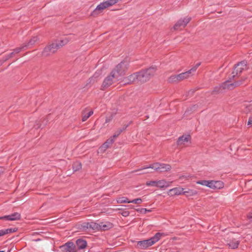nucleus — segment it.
<instances>
[{"instance_id":"nucleus-53","label":"nucleus","mask_w":252,"mask_h":252,"mask_svg":"<svg viewBox=\"0 0 252 252\" xmlns=\"http://www.w3.org/2000/svg\"><path fill=\"white\" fill-rule=\"evenodd\" d=\"M3 63V61L0 60V65H1Z\"/></svg>"},{"instance_id":"nucleus-2","label":"nucleus","mask_w":252,"mask_h":252,"mask_svg":"<svg viewBox=\"0 0 252 252\" xmlns=\"http://www.w3.org/2000/svg\"><path fill=\"white\" fill-rule=\"evenodd\" d=\"M156 70L157 67L152 66L137 72L138 82L143 83L149 81L154 75Z\"/></svg>"},{"instance_id":"nucleus-6","label":"nucleus","mask_w":252,"mask_h":252,"mask_svg":"<svg viewBox=\"0 0 252 252\" xmlns=\"http://www.w3.org/2000/svg\"><path fill=\"white\" fill-rule=\"evenodd\" d=\"M247 62L245 60L241 61L236 64L233 68V70L232 72V78L234 79L236 77L240 76L242 71L246 68Z\"/></svg>"},{"instance_id":"nucleus-8","label":"nucleus","mask_w":252,"mask_h":252,"mask_svg":"<svg viewBox=\"0 0 252 252\" xmlns=\"http://www.w3.org/2000/svg\"><path fill=\"white\" fill-rule=\"evenodd\" d=\"M58 49V45L55 43H53L44 48L42 55L43 56L47 57L56 53Z\"/></svg>"},{"instance_id":"nucleus-54","label":"nucleus","mask_w":252,"mask_h":252,"mask_svg":"<svg viewBox=\"0 0 252 252\" xmlns=\"http://www.w3.org/2000/svg\"><path fill=\"white\" fill-rule=\"evenodd\" d=\"M118 210H122V211H124V209H123V208H119V209H118Z\"/></svg>"},{"instance_id":"nucleus-21","label":"nucleus","mask_w":252,"mask_h":252,"mask_svg":"<svg viewBox=\"0 0 252 252\" xmlns=\"http://www.w3.org/2000/svg\"><path fill=\"white\" fill-rule=\"evenodd\" d=\"M38 40L37 36H33L30 40L27 43H24V45L27 49L31 48Z\"/></svg>"},{"instance_id":"nucleus-23","label":"nucleus","mask_w":252,"mask_h":252,"mask_svg":"<svg viewBox=\"0 0 252 252\" xmlns=\"http://www.w3.org/2000/svg\"><path fill=\"white\" fill-rule=\"evenodd\" d=\"M169 182L164 180L157 181V187L159 188H166L169 186Z\"/></svg>"},{"instance_id":"nucleus-9","label":"nucleus","mask_w":252,"mask_h":252,"mask_svg":"<svg viewBox=\"0 0 252 252\" xmlns=\"http://www.w3.org/2000/svg\"><path fill=\"white\" fill-rule=\"evenodd\" d=\"M63 252H76L75 245L72 242H68L61 247Z\"/></svg>"},{"instance_id":"nucleus-22","label":"nucleus","mask_w":252,"mask_h":252,"mask_svg":"<svg viewBox=\"0 0 252 252\" xmlns=\"http://www.w3.org/2000/svg\"><path fill=\"white\" fill-rule=\"evenodd\" d=\"M76 244L78 249H83L87 246V242L83 239H79L76 240Z\"/></svg>"},{"instance_id":"nucleus-38","label":"nucleus","mask_w":252,"mask_h":252,"mask_svg":"<svg viewBox=\"0 0 252 252\" xmlns=\"http://www.w3.org/2000/svg\"><path fill=\"white\" fill-rule=\"evenodd\" d=\"M200 64V63H197L193 67H192L190 69L188 70V71H190L189 75H190L192 72L195 71L197 68L199 66Z\"/></svg>"},{"instance_id":"nucleus-46","label":"nucleus","mask_w":252,"mask_h":252,"mask_svg":"<svg viewBox=\"0 0 252 252\" xmlns=\"http://www.w3.org/2000/svg\"><path fill=\"white\" fill-rule=\"evenodd\" d=\"M9 58H8V56L7 55V56H5L4 57H3L2 59L1 60L2 61H3V63H4L5 62H6L7 60H8Z\"/></svg>"},{"instance_id":"nucleus-1","label":"nucleus","mask_w":252,"mask_h":252,"mask_svg":"<svg viewBox=\"0 0 252 252\" xmlns=\"http://www.w3.org/2000/svg\"><path fill=\"white\" fill-rule=\"evenodd\" d=\"M128 66V63L126 61H122L116 65L110 74L104 79L101 85L102 89L108 88L114 83L119 80L120 78L125 74Z\"/></svg>"},{"instance_id":"nucleus-37","label":"nucleus","mask_w":252,"mask_h":252,"mask_svg":"<svg viewBox=\"0 0 252 252\" xmlns=\"http://www.w3.org/2000/svg\"><path fill=\"white\" fill-rule=\"evenodd\" d=\"M200 64V63H197L193 67H192L190 69L188 70V71H190L189 75H190L192 72L195 71L197 68L199 66Z\"/></svg>"},{"instance_id":"nucleus-5","label":"nucleus","mask_w":252,"mask_h":252,"mask_svg":"<svg viewBox=\"0 0 252 252\" xmlns=\"http://www.w3.org/2000/svg\"><path fill=\"white\" fill-rule=\"evenodd\" d=\"M247 79V77H243L239 80H236L235 79H233L232 76H231L227 80L222 83V87L224 89L233 90L243 85Z\"/></svg>"},{"instance_id":"nucleus-20","label":"nucleus","mask_w":252,"mask_h":252,"mask_svg":"<svg viewBox=\"0 0 252 252\" xmlns=\"http://www.w3.org/2000/svg\"><path fill=\"white\" fill-rule=\"evenodd\" d=\"M131 123V122H130L128 124L125 125L123 126L122 128H119L113 134L112 137L115 140V138L118 137V136L123 132L124 131Z\"/></svg>"},{"instance_id":"nucleus-25","label":"nucleus","mask_w":252,"mask_h":252,"mask_svg":"<svg viewBox=\"0 0 252 252\" xmlns=\"http://www.w3.org/2000/svg\"><path fill=\"white\" fill-rule=\"evenodd\" d=\"M189 72L190 71H187L179 74H177V75L179 82L188 78L190 76Z\"/></svg>"},{"instance_id":"nucleus-24","label":"nucleus","mask_w":252,"mask_h":252,"mask_svg":"<svg viewBox=\"0 0 252 252\" xmlns=\"http://www.w3.org/2000/svg\"><path fill=\"white\" fill-rule=\"evenodd\" d=\"M78 228L81 231L89 230V222H84L78 225Z\"/></svg>"},{"instance_id":"nucleus-26","label":"nucleus","mask_w":252,"mask_h":252,"mask_svg":"<svg viewBox=\"0 0 252 252\" xmlns=\"http://www.w3.org/2000/svg\"><path fill=\"white\" fill-rule=\"evenodd\" d=\"M89 230H100L99 223L92 221L89 222Z\"/></svg>"},{"instance_id":"nucleus-39","label":"nucleus","mask_w":252,"mask_h":252,"mask_svg":"<svg viewBox=\"0 0 252 252\" xmlns=\"http://www.w3.org/2000/svg\"><path fill=\"white\" fill-rule=\"evenodd\" d=\"M130 203L134 204H140L142 202V200L140 198H137L132 200H130Z\"/></svg>"},{"instance_id":"nucleus-7","label":"nucleus","mask_w":252,"mask_h":252,"mask_svg":"<svg viewBox=\"0 0 252 252\" xmlns=\"http://www.w3.org/2000/svg\"><path fill=\"white\" fill-rule=\"evenodd\" d=\"M119 0H107L98 4L93 12V15L97 14L104 9L116 3Z\"/></svg>"},{"instance_id":"nucleus-10","label":"nucleus","mask_w":252,"mask_h":252,"mask_svg":"<svg viewBox=\"0 0 252 252\" xmlns=\"http://www.w3.org/2000/svg\"><path fill=\"white\" fill-rule=\"evenodd\" d=\"M124 84H130L134 83H139L138 82L137 72L129 75L127 77H125L123 79Z\"/></svg>"},{"instance_id":"nucleus-28","label":"nucleus","mask_w":252,"mask_h":252,"mask_svg":"<svg viewBox=\"0 0 252 252\" xmlns=\"http://www.w3.org/2000/svg\"><path fill=\"white\" fill-rule=\"evenodd\" d=\"M82 168V164L79 161L75 162L72 165V169L74 171H77Z\"/></svg>"},{"instance_id":"nucleus-18","label":"nucleus","mask_w":252,"mask_h":252,"mask_svg":"<svg viewBox=\"0 0 252 252\" xmlns=\"http://www.w3.org/2000/svg\"><path fill=\"white\" fill-rule=\"evenodd\" d=\"M113 227V224L110 222H100L99 223V227L100 230H106L111 228Z\"/></svg>"},{"instance_id":"nucleus-42","label":"nucleus","mask_w":252,"mask_h":252,"mask_svg":"<svg viewBox=\"0 0 252 252\" xmlns=\"http://www.w3.org/2000/svg\"><path fill=\"white\" fill-rule=\"evenodd\" d=\"M246 113L252 111V103L249 104V105L246 106Z\"/></svg>"},{"instance_id":"nucleus-34","label":"nucleus","mask_w":252,"mask_h":252,"mask_svg":"<svg viewBox=\"0 0 252 252\" xmlns=\"http://www.w3.org/2000/svg\"><path fill=\"white\" fill-rule=\"evenodd\" d=\"M209 182H210V181H208V180H200V181H197V184H200V185H201L203 186H205L208 187L209 184H210Z\"/></svg>"},{"instance_id":"nucleus-17","label":"nucleus","mask_w":252,"mask_h":252,"mask_svg":"<svg viewBox=\"0 0 252 252\" xmlns=\"http://www.w3.org/2000/svg\"><path fill=\"white\" fill-rule=\"evenodd\" d=\"M72 39V38L70 37H64L63 39H61L59 41V43H55L56 45H58V48L59 49L60 48L63 46L66 45L68 42H69Z\"/></svg>"},{"instance_id":"nucleus-49","label":"nucleus","mask_w":252,"mask_h":252,"mask_svg":"<svg viewBox=\"0 0 252 252\" xmlns=\"http://www.w3.org/2000/svg\"><path fill=\"white\" fill-rule=\"evenodd\" d=\"M4 172V168L3 167L0 166V175Z\"/></svg>"},{"instance_id":"nucleus-13","label":"nucleus","mask_w":252,"mask_h":252,"mask_svg":"<svg viewBox=\"0 0 252 252\" xmlns=\"http://www.w3.org/2000/svg\"><path fill=\"white\" fill-rule=\"evenodd\" d=\"M208 187L212 189H220L223 187V183L220 181H210Z\"/></svg>"},{"instance_id":"nucleus-29","label":"nucleus","mask_w":252,"mask_h":252,"mask_svg":"<svg viewBox=\"0 0 252 252\" xmlns=\"http://www.w3.org/2000/svg\"><path fill=\"white\" fill-rule=\"evenodd\" d=\"M93 114V111H90L87 114H83L82 121L83 122L86 121Z\"/></svg>"},{"instance_id":"nucleus-55","label":"nucleus","mask_w":252,"mask_h":252,"mask_svg":"<svg viewBox=\"0 0 252 252\" xmlns=\"http://www.w3.org/2000/svg\"><path fill=\"white\" fill-rule=\"evenodd\" d=\"M40 126H37L36 127V128H40Z\"/></svg>"},{"instance_id":"nucleus-58","label":"nucleus","mask_w":252,"mask_h":252,"mask_svg":"<svg viewBox=\"0 0 252 252\" xmlns=\"http://www.w3.org/2000/svg\"><path fill=\"white\" fill-rule=\"evenodd\" d=\"M0 252H5L3 251H0Z\"/></svg>"},{"instance_id":"nucleus-51","label":"nucleus","mask_w":252,"mask_h":252,"mask_svg":"<svg viewBox=\"0 0 252 252\" xmlns=\"http://www.w3.org/2000/svg\"><path fill=\"white\" fill-rule=\"evenodd\" d=\"M110 120H111V119H109V118H107L105 120V123H108L110 121Z\"/></svg>"},{"instance_id":"nucleus-47","label":"nucleus","mask_w":252,"mask_h":252,"mask_svg":"<svg viewBox=\"0 0 252 252\" xmlns=\"http://www.w3.org/2000/svg\"><path fill=\"white\" fill-rule=\"evenodd\" d=\"M5 232L4 229L0 230V237L5 235Z\"/></svg>"},{"instance_id":"nucleus-36","label":"nucleus","mask_w":252,"mask_h":252,"mask_svg":"<svg viewBox=\"0 0 252 252\" xmlns=\"http://www.w3.org/2000/svg\"><path fill=\"white\" fill-rule=\"evenodd\" d=\"M200 64V63H197L193 67H192L190 69L188 70V71H190L189 75H190L192 72L195 71L197 68L199 66Z\"/></svg>"},{"instance_id":"nucleus-35","label":"nucleus","mask_w":252,"mask_h":252,"mask_svg":"<svg viewBox=\"0 0 252 252\" xmlns=\"http://www.w3.org/2000/svg\"><path fill=\"white\" fill-rule=\"evenodd\" d=\"M146 185L147 186H152L157 187V181H151L147 182Z\"/></svg>"},{"instance_id":"nucleus-12","label":"nucleus","mask_w":252,"mask_h":252,"mask_svg":"<svg viewBox=\"0 0 252 252\" xmlns=\"http://www.w3.org/2000/svg\"><path fill=\"white\" fill-rule=\"evenodd\" d=\"M21 219V215L18 212H15L11 215L0 217V220H17Z\"/></svg>"},{"instance_id":"nucleus-41","label":"nucleus","mask_w":252,"mask_h":252,"mask_svg":"<svg viewBox=\"0 0 252 252\" xmlns=\"http://www.w3.org/2000/svg\"><path fill=\"white\" fill-rule=\"evenodd\" d=\"M136 211L138 212L145 214V213H146V212H150L151 210H148L146 208H141V209H136Z\"/></svg>"},{"instance_id":"nucleus-4","label":"nucleus","mask_w":252,"mask_h":252,"mask_svg":"<svg viewBox=\"0 0 252 252\" xmlns=\"http://www.w3.org/2000/svg\"><path fill=\"white\" fill-rule=\"evenodd\" d=\"M148 168H152L158 172H167L171 169V166L170 164L162 163L159 162H155L150 165H144L142 166L140 168L133 170V172L139 171L141 170H144Z\"/></svg>"},{"instance_id":"nucleus-56","label":"nucleus","mask_w":252,"mask_h":252,"mask_svg":"<svg viewBox=\"0 0 252 252\" xmlns=\"http://www.w3.org/2000/svg\"><path fill=\"white\" fill-rule=\"evenodd\" d=\"M96 76V77H97V76H96V75L95 74H94V76Z\"/></svg>"},{"instance_id":"nucleus-52","label":"nucleus","mask_w":252,"mask_h":252,"mask_svg":"<svg viewBox=\"0 0 252 252\" xmlns=\"http://www.w3.org/2000/svg\"><path fill=\"white\" fill-rule=\"evenodd\" d=\"M127 207H128V208L130 209L134 208V206L133 205H128Z\"/></svg>"},{"instance_id":"nucleus-30","label":"nucleus","mask_w":252,"mask_h":252,"mask_svg":"<svg viewBox=\"0 0 252 252\" xmlns=\"http://www.w3.org/2000/svg\"><path fill=\"white\" fill-rule=\"evenodd\" d=\"M168 81L170 83L178 82V79L177 75H171L168 78Z\"/></svg>"},{"instance_id":"nucleus-44","label":"nucleus","mask_w":252,"mask_h":252,"mask_svg":"<svg viewBox=\"0 0 252 252\" xmlns=\"http://www.w3.org/2000/svg\"><path fill=\"white\" fill-rule=\"evenodd\" d=\"M143 170H141L139 171H137V172H133V171H131V173H136L137 175H141V174H146L147 173V172H141V171H142Z\"/></svg>"},{"instance_id":"nucleus-43","label":"nucleus","mask_w":252,"mask_h":252,"mask_svg":"<svg viewBox=\"0 0 252 252\" xmlns=\"http://www.w3.org/2000/svg\"><path fill=\"white\" fill-rule=\"evenodd\" d=\"M121 215L124 217H127L129 215V212L127 211H123L122 213H121Z\"/></svg>"},{"instance_id":"nucleus-32","label":"nucleus","mask_w":252,"mask_h":252,"mask_svg":"<svg viewBox=\"0 0 252 252\" xmlns=\"http://www.w3.org/2000/svg\"><path fill=\"white\" fill-rule=\"evenodd\" d=\"M4 230L5 234L6 235V234L12 233L17 231V228H7V229H4Z\"/></svg>"},{"instance_id":"nucleus-40","label":"nucleus","mask_w":252,"mask_h":252,"mask_svg":"<svg viewBox=\"0 0 252 252\" xmlns=\"http://www.w3.org/2000/svg\"><path fill=\"white\" fill-rule=\"evenodd\" d=\"M188 193L189 195H193L197 194V192L195 190L189 189L188 191H185L183 194Z\"/></svg>"},{"instance_id":"nucleus-19","label":"nucleus","mask_w":252,"mask_h":252,"mask_svg":"<svg viewBox=\"0 0 252 252\" xmlns=\"http://www.w3.org/2000/svg\"><path fill=\"white\" fill-rule=\"evenodd\" d=\"M240 244V241L237 240L235 239H233L230 240L228 243H227V245L228 247L232 249H235L238 248L239 245Z\"/></svg>"},{"instance_id":"nucleus-16","label":"nucleus","mask_w":252,"mask_h":252,"mask_svg":"<svg viewBox=\"0 0 252 252\" xmlns=\"http://www.w3.org/2000/svg\"><path fill=\"white\" fill-rule=\"evenodd\" d=\"M114 141L115 140L113 138V137H111L102 145V146L100 147V149L101 150L105 151L111 145L114 143Z\"/></svg>"},{"instance_id":"nucleus-57","label":"nucleus","mask_w":252,"mask_h":252,"mask_svg":"<svg viewBox=\"0 0 252 252\" xmlns=\"http://www.w3.org/2000/svg\"><path fill=\"white\" fill-rule=\"evenodd\" d=\"M93 79V78H90V82L91 81V80Z\"/></svg>"},{"instance_id":"nucleus-27","label":"nucleus","mask_w":252,"mask_h":252,"mask_svg":"<svg viewBox=\"0 0 252 252\" xmlns=\"http://www.w3.org/2000/svg\"><path fill=\"white\" fill-rule=\"evenodd\" d=\"M130 200L126 197H119L117 199L118 203H129Z\"/></svg>"},{"instance_id":"nucleus-45","label":"nucleus","mask_w":252,"mask_h":252,"mask_svg":"<svg viewBox=\"0 0 252 252\" xmlns=\"http://www.w3.org/2000/svg\"><path fill=\"white\" fill-rule=\"evenodd\" d=\"M15 54L14 53V52L13 51L12 52H11V53H10L9 54L7 55V56H8V58H9V59L10 58H11L13 57V56L15 55Z\"/></svg>"},{"instance_id":"nucleus-33","label":"nucleus","mask_w":252,"mask_h":252,"mask_svg":"<svg viewBox=\"0 0 252 252\" xmlns=\"http://www.w3.org/2000/svg\"><path fill=\"white\" fill-rule=\"evenodd\" d=\"M222 84H221V85L220 86H218V87H216L214 88V90H213V92H215V93H220L221 92V91L223 90H224L225 89L223 88L222 87Z\"/></svg>"},{"instance_id":"nucleus-3","label":"nucleus","mask_w":252,"mask_h":252,"mask_svg":"<svg viewBox=\"0 0 252 252\" xmlns=\"http://www.w3.org/2000/svg\"><path fill=\"white\" fill-rule=\"evenodd\" d=\"M162 236H163V233L157 232L153 237L150 239L138 241L136 247L140 249H146L158 241Z\"/></svg>"},{"instance_id":"nucleus-14","label":"nucleus","mask_w":252,"mask_h":252,"mask_svg":"<svg viewBox=\"0 0 252 252\" xmlns=\"http://www.w3.org/2000/svg\"><path fill=\"white\" fill-rule=\"evenodd\" d=\"M190 138L191 137L189 135H183L179 137L177 141V144L178 145H185L190 140Z\"/></svg>"},{"instance_id":"nucleus-31","label":"nucleus","mask_w":252,"mask_h":252,"mask_svg":"<svg viewBox=\"0 0 252 252\" xmlns=\"http://www.w3.org/2000/svg\"><path fill=\"white\" fill-rule=\"evenodd\" d=\"M26 49V48L25 47V46H24V45L23 44L20 47H17V48L14 49L13 50V52H14L15 54H17V53H19L20 52H21V51L25 50Z\"/></svg>"},{"instance_id":"nucleus-11","label":"nucleus","mask_w":252,"mask_h":252,"mask_svg":"<svg viewBox=\"0 0 252 252\" xmlns=\"http://www.w3.org/2000/svg\"><path fill=\"white\" fill-rule=\"evenodd\" d=\"M191 20L190 17H186L183 20H179L174 25V29L175 30H178L180 27H185Z\"/></svg>"},{"instance_id":"nucleus-50","label":"nucleus","mask_w":252,"mask_h":252,"mask_svg":"<svg viewBox=\"0 0 252 252\" xmlns=\"http://www.w3.org/2000/svg\"><path fill=\"white\" fill-rule=\"evenodd\" d=\"M248 217L249 219H252V213H250V214H249V215L248 216Z\"/></svg>"},{"instance_id":"nucleus-48","label":"nucleus","mask_w":252,"mask_h":252,"mask_svg":"<svg viewBox=\"0 0 252 252\" xmlns=\"http://www.w3.org/2000/svg\"><path fill=\"white\" fill-rule=\"evenodd\" d=\"M248 125H252V117H250L248 122Z\"/></svg>"},{"instance_id":"nucleus-15","label":"nucleus","mask_w":252,"mask_h":252,"mask_svg":"<svg viewBox=\"0 0 252 252\" xmlns=\"http://www.w3.org/2000/svg\"><path fill=\"white\" fill-rule=\"evenodd\" d=\"M184 189L179 187L171 189L168 191V194L171 196L178 195L183 194Z\"/></svg>"}]
</instances>
